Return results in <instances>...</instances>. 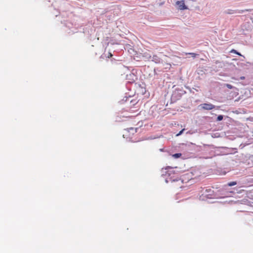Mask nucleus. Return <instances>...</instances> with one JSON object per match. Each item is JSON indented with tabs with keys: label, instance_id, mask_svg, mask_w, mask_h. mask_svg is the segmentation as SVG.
Here are the masks:
<instances>
[{
	"label": "nucleus",
	"instance_id": "obj_10",
	"mask_svg": "<svg viewBox=\"0 0 253 253\" xmlns=\"http://www.w3.org/2000/svg\"><path fill=\"white\" fill-rule=\"evenodd\" d=\"M224 85L230 89H232V88H234V87L230 84H225Z\"/></svg>",
	"mask_w": 253,
	"mask_h": 253
},
{
	"label": "nucleus",
	"instance_id": "obj_3",
	"mask_svg": "<svg viewBox=\"0 0 253 253\" xmlns=\"http://www.w3.org/2000/svg\"><path fill=\"white\" fill-rule=\"evenodd\" d=\"M173 182V186L174 187H182V183L183 182V180L180 179H174L172 180Z\"/></svg>",
	"mask_w": 253,
	"mask_h": 253
},
{
	"label": "nucleus",
	"instance_id": "obj_1",
	"mask_svg": "<svg viewBox=\"0 0 253 253\" xmlns=\"http://www.w3.org/2000/svg\"><path fill=\"white\" fill-rule=\"evenodd\" d=\"M176 4L178 6V9L179 10H184L188 8L185 5L184 0L177 1Z\"/></svg>",
	"mask_w": 253,
	"mask_h": 253
},
{
	"label": "nucleus",
	"instance_id": "obj_14",
	"mask_svg": "<svg viewBox=\"0 0 253 253\" xmlns=\"http://www.w3.org/2000/svg\"><path fill=\"white\" fill-rule=\"evenodd\" d=\"M109 56L111 57L112 56V54L111 53H110Z\"/></svg>",
	"mask_w": 253,
	"mask_h": 253
},
{
	"label": "nucleus",
	"instance_id": "obj_8",
	"mask_svg": "<svg viewBox=\"0 0 253 253\" xmlns=\"http://www.w3.org/2000/svg\"><path fill=\"white\" fill-rule=\"evenodd\" d=\"M181 156V153H176L173 155V157L175 158H179Z\"/></svg>",
	"mask_w": 253,
	"mask_h": 253
},
{
	"label": "nucleus",
	"instance_id": "obj_4",
	"mask_svg": "<svg viewBox=\"0 0 253 253\" xmlns=\"http://www.w3.org/2000/svg\"><path fill=\"white\" fill-rule=\"evenodd\" d=\"M245 11V10H240V11H237L236 10L228 9V10L225 11V13H226L227 14H234V13H235L237 12L240 13H242Z\"/></svg>",
	"mask_w": 253,
	"mask_h": 253
},
{
	"label": "nucleus",
	"instance_id": "obj_5",
	"mask_svg": "<svg viewBox=\"0 0 253 253\" xmlns=\"http://www.w3.org/2000/svg\"><path fill=\"white\" fill-rule=\"evenodd\" d=\"M152 60L153 61H154L156 63H160L161 60V58L156 55H153Z\"/></svg>",
	"mask_w": 253,
	"mask_h": 253
},
{
	"label": "nucleus",
	"instance_id": "obj_11",
	"mask_svg": "<svg viewBox=\"0 0 253 253\" xmlns=\"http://www.w3.org/2000/svg\"><path fill=\"white\" fill-rule=\"evenodd\" d=\"M223 116L222 115H219L217 118V120L218 121H221L223 119Z\"/></svg>",
	"mask_w": 253,
	"mask_h": 253
},
{
	"label": "nucleus",
	"instance_id": "obj_7",
	"mask_svg": "<svg viewBox=\"0 0 253 253\" xmlns=\"http://www.w3.org/2000/svg\"><path fill=\"white\" fill-rule=\"evenodd\" d=\"M186 54H190L192 56V57L195 58L196 57L197 55H198V54L195 53H186Z\"/></svg>",
	"mask_w": 253,
	"mask_h": 253
},
{
	"label": "nucleus",
	"instance_id": "obj_6",
	"mask_svg": "<svg viewBox=\"0 0 253 253\" xmlns=\"http://www.w3.org/2000/svg\"><path fill=\"white\" fill-rule=\"evenodd\" d=\"M236 184H237V182L236 181H232V182H229L227 184L228 186H232L235 185Z\"/></svg>",
	"mask_w": 253,
	"mask_h": 253
},
{
	"label": "nucleus",
	"instance_id": "obj_9",
	"mask_svg": "<svg viewBox=\"0 0 253 253\" xmlns=\"http://www.w3.org/2000/svg\"><path fill=\"white\" fill-rule=\"evenodd\" d=\"M230 52H231V53H235V54H237V55H240V56L241 55V54L240 53H239L238 51H236V50H235V49H232V50H231Z\"/></svg>",
	"mask_w": 253,
	"mask_h": 253
},
{
	"label": "nucleus",
	"instance_id": "obj_13",
	"mask_svg": "<svg viewBox=\"0 0 253 253\" xmlns=\"http://www.w3.org/2000/svg\"><path fill=\"white\" fill-rule=\"evenodd\" d=\"M245 79V77H241L240 78V79H241V80H243V79Z\"/></svg>",
	"mask_w": 253,
	"mask_h": 253
},
{
	"label": "nucleus",
	"instance_id": "obj_12",
	"mask_svg": "<svg viewBox=\"0 0 253 253\" xmlns=\"http://www.w3.org/2000/svg\"><path fill=\"white\" fill-rule=\"evenodd\" d=\"M184 129H182L181 131H180V132L177 134V136L180 135L182 134V133L183 132V131H184Z\"/></svg>",
	"mask_w": 253,
	"mask_h": 253
},
{
	"label": "nucleus",
	"instance_id": "obj_2",
	"mask_svg": "<svg viewBox=\"0 0 253 253\" xmlns=\"http://www.w3.org/2000/svg\"><path fill=\"white\" fill-rule=\"evenodd\" d=\"M202 108L204 110H210L215 108L214 105L212 104L204 103L201 104Z\"/></svg>",
	"mask_w": 253,
	"mask_h": 253
}]
</instances>
